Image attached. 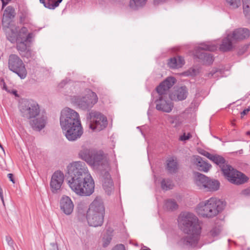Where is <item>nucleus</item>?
Wrapping results in <instances>:
<instances>
[{
  "label": "nucleus",
  "instance_id": "f257e3e1",
  "mask_svg": "<svg viewBox=\"0 0 250 250\" xmlns=\"http://www.w3.org/2000/svg\"><path fill=\"white\" fill-rule=\"evenodd\" d=\"M67 179L73 191L80 196H89L94 191V181L84 162L77 161L67 166Z\"/></svg>",
  "mask_w": 250,
  "mask_h": 250
},
{
  "label": "nucleus",
  "instance_id": "f03ea898",
  "mask_svg": "<svg viewBox=\"0 0 250 250\" xmlns=\"http://www.w3.org/2000/svg\"><path fill=\"white\" fill-rule=\"evenodd\" d=\"M178 223L181 230L187 234L180 239L179 243L186 246H195L201 231L198 218L193 213L185 212L179 215Z\"/></svg>",
  "mask_w": 250,
  "mask_h": 250
},
{
  "label": "nucleus",
  "instance_id": "7ed1b4c3",
  "mask_svg": "<svg viewBox=\"0 0 250 250\" xmlns=\"http://www.w3.org/2000/svg\"><path fill=\"white\" fill-rule=\"evenodd\" d=\"M176 82V79L173 77H167L161 82L156 88L158 94V98L155 101L156 109L161 112L169 113L173 107L172 102L169 93V89Z\"/></svg>",
  "mask_w": 250,
  "mask_h": 250
},
{
  "label": "nucleus",
  "instance_id": "20e7f679",
  "mask_svg": "<svg viewBox=\"0 0 250 250\" xmlns=\"http://www.w3.org/2000/svg\"><path fill=\"white\" fill-rule=\"evenodd\" d=\"M210 160L219 167L224 175L232 184L236 185L243 184L248 182L249 178L228 164V162L222 156L213 154Z\"/></svg>",
  "mask_w": 250,
  "mask_h": 250
},
{
  "label": "nucleus",
  "instance_id": "39448f33",
  "mask_svg": "<svg viewBox=\"0 0 250 250\" xmlns=\"http://www.w3.org/2000/svg\"><path fill=\"white\" fill-rule=\"evenodd\" d=\"M225 206L222 201L216 198H210L200 203L196 208V212L203 217L212 218L221 212Z\"/></svg>",
  "mask_w": 250,
  "mask_h": 250
},
{
  "label": "nucleus",
  "instance_id": "423d86ee",
  "mask_svg": "<svg viewBox=\"0 0 250 250\" xmlns=\"http://www.w3.org/2000/svg\"><path fill=\"white\" fill-rule=\"evenodd\" d=\"M217 48L216 45L209 42L202 43L195 50V56L200 60L203 64L209 65L213 61V57L211 53L205 51H214Z\"/></svg>",
  "mask_w": 250,
  "mask_h": 250
},
{
  "label": "nucleus",
  "instance_id": "0eeeda50",
  "mask_svg": "<svg viewBox=\"0 0 250 250\" xmlns=\"http://www.w3.org/2000/svg\"><path fill=\"white\" fill-rule=\"evenodd\" d=\"M20 110L23 117L28 119L36 118L40 113V108L38 104L35 101L25 99L21 102Z\"/></svg>",
  "mask_w": 250,
  "mask_h": 250
},
{
  "label": "nucleus",
  "instance_id": "6e6552de",
  "mask_svg": "<svg viewBox=\"0 0 250 250\" xmlns=\"http://www.w3.org/2000/svg\"><path fill=\"white\" fill-rule=\"evenodd\" d=\"M86 118L89 127L92 130L99 131L104 129L107 125L106 116L100 112L91 111L87 115Z\"/></svg>",
  "mask_w": 250,
  "mask_h": 250
},
{
  "label": "nucleus",
  "instance_id": "1a4fd4ad",
  "mask_svg": "<svg viewBox=\"0 0 250 250\" xmlns=\"http://www.w3.org/2000/svg\"><path fill=\"white\" fill-rule=\"evenodd\" d=\"M8 68L9 70L17 74L21 79L26 78L27 72L22 60L17 55L11 54L8 59Z\"/></svg>",
  "mask_w": 250,
  "mask_h": 250
},
{
  "label": "nucleus",
  "instance_id": "9d476101",
  "mask_svg": "<svg viewBox=\"0 0 250 250\" xmlns=\"http://www.w3.org/2000/svg\"><path fill=\"white\" fill-rule=\"evenodd\" d=\"M69 126H62L61 128L67 139L74 141L80 138L83 134L81 120H77L68 124Z\"/></svg>",
  "mask_w": 250,
  "mask_h": 250
},
{
  "label": "nucleus",
  "instance_id": "9b49d317",
  "mask_svg": "<svg viewBox=\"0 0 250 250\" xmlns=\"http://www.w3.org/2000/svg\"><path fill=\"white\" fill-rule=\"evenodd\" d=\"M98 100L97 94L92 91L83 97H74L73 99V102L83 110L91 108L97 103Z\"/></svg>",
  "mask_w": 250,
  "mask_h": 250
},
{
  "label": "nucleus",
  "instance_id": "f8f14e48",
  "mask_svg": "<svg viewBox=\"0 0 250 250\" xmlns=\"http://www.w3.org/2000/svg\"><path fill=\"white\" fill-rule=\"evenodd\" d=\"M80 120L79 114L74 110L65 107L61 112L60 118L61 126H68L70 124L77 120Z\"/></svg>",
  "mask_w": 250,
  "mask_h": 250
},
{
  "label": "nucleus",
  "instance_id": "ddd939ff",
  "mask_svg": "<svg viewBox=\"0 0 250 250\" xmlns=\"http://www.w3.org/2000/svg\"><path fill=\"white\" fill-rule=\"evenodd\" d=\"M64 181V174L61 171H55L52 175L50 186L52 192L57 193L60 190Z\"/></svg>",
  "mask_w": 250,
  "mask_h": 250
},
{
  "label": "nucleus",
  "instance_id": "4468645a",
  "mask_svg": "<svg viewBox=\"0 0 250 250\" xmlns=\"http://www.w3.org/2000/svg\"><path fill=\"white\" fill-rule=\"evenodd\" d=\"M101 181L103 187L105 192L108 195H110L114 188V184L111 175L108 171H102L101 172Z\"/></svg>",
  "mask_w": 250,
  "mask_h": 250
},
{
  "label": "nucleus",
  "instance_id": "2eb2a0df",
  "mask_svg": "<svg viewBox=\"0 0 250 250\" xmlns=\"http://www.w3.org/2000/svg\"><path fill=\"white\" fill-rule=\"evenodd\" d=\"M104 214L87 211L86 218L90 226L97 227L101 226L104 220Z\"/></svg>",
  "mask_w": 250,
  "mask_h": 250
},
{
  "label": "nucleus",
  "instance_id": "dca6fc26",
  "mask_svg": "<svg viewBox=\"0 0 250 250\" xmlns=\"http://www.w3.org/2000/svg\"><path fill=\"white\" fill-rule=\"evenodd\" d=\"M16 15L15 8L13 6L9 5L6 7L3 11L2 20L3 26L8 28L10 23L15 18Z\"/></svg>",
  "mask_w": 250,
  "mask_h": 250
},
{
  "label": "nucleus",
  "instance_id": "f3484780",
  "mask_svg": "<svg viewBox=\"0 0 250 250\" xmlns=\"http://www.w3.org/2000/svg\"><path fill=\"white\" fill-rule=\"evenodd\" d=\"M104 158L105 156L103 151H93L91 157V162H90L89 164L94 166H99L104 164L105 167L108 168L109 164L106 160H104Z\"/></svg>",
  "mask_w": 250,
  "mask_h": 250
},
{
  "label": "nucleus",
  "instance_id": "a211bd4d",
  "mask_svg": "<svg viewBox=\"0 0 250 250\" xmlns=\"http://www.w3.org/2000/svg\"><path fill=\"white\" fill-rule=\"evenodd\" d=\"M90 212L105 214V208L103 199L100 197H96L89 206Z\"/></svg>",
  "mask_w": 250,
  "mask_h": 250
},
{
  "label": "nucleus",
  "instance_id": "6ab92c4d",
  "mask_svg": "<svg viewBox=\"0 0 250 250\" xmlns=\"http://www.w3.org/2000/svg\"><path fill=\"white\" fill-rule=\"evenodd\" d=\"M33 118L30 121V125L34 130L40 131L45 126L47 123V117L45 115L39 114Z\"/></svg>",
  "mask_w": 250,
  "mask_h": 250
},
{
  "label": "nucleus",
  "instance_id": "aec40b11",
  "mask_svg": "<svg viewBox=\"0 0 250 250\" xmlns=\"http://www.w3.org/2000/svg\"><path fill=\"white\" fill-rule=\"evenodd\" d=\"M61 209L66 215H70L73 210V203L68 196L63 195L60 200Z\"/></svg>",
  "mask_w": 250,
  "mask_h": 250
},
{
  "label": "nucleus",
  "instance_id": "412c9836",
  "mask_svg": "<svg viewBox=\"0 0 250 250\" xmlns=\"http://www.w3.org/2000/svg\"><path fill=\"white\" fill-rule=\"evenodd\" d=\"M250 35V30L246 28H239L229 34V36L233 41H239L247 39Z\"/></svg>",
  "mask_w": 250,
  "mask_h": 250
},
{
  "label": "nucleus",
  "instance_id": "4be33fe9",
  "mask_svg": "<svg viewBox=\"0 0 250 250\" xmlns=\"http://www.w3.org/2000/svg\"><path fill=\"white\" fill-rule=\"evenodd\" d=\"M192 162L200 171L208 172L211 167L210 164L204 161L198 155H193L192 157Z\"/></svg>",
  "mask_w": 250,
  "mask_h": 250
},
{
  "label": "nucleus",
  "instance_id": "5701e85b",
  "mask_svg": "<svg viewBox=\"0 0 250 250\" xmlns=\"http://www.w3.org/2000/svg\"><path fill=\"white\" fill-rule=\"evenodd\" d=\"M188 94V88L186 86L178 88L174 92L170 94V99L175 101H183L186 99Z\"/></svg>",
  "mask_w": 250,
  "mask_h": 250
},
{
  "label": "nucleus",
  "instance_id": "b1692460",
  "mask_svg": "<svg viewBox=\"0 0 250 250\" xmlns=\"http://www.w3.org/2000/svg\"><path fill=\"white\" fill-rule=\"evenodd\" d=\"M220 186L218 180L208 178L203 189L207 191H215L219 189Z\"/></svg>",
  "mask_w": 250,
  "mask_h": 250
},
{
  "label": "nucleus",
  "instance_id": "393cba45",
  "mask_svg": "<svg viewBox=\"0 0 250 250\" xmlns=\"http://www.w3.org/2000/svg\"><path fill=\"white\" fill-rule=\"evenodd\" d=\"M185 64V60L183 57L178 56L169 59L168 65L171 68H179Z\"/></svg>",
  "mask_w": 250,
  "mask_h": 250
},
{
  "label": "nucleus",
  "instance_id": "a878e982",
  "mask_svg": "<svg viewBox=\"0 0 250 250\" xmlns=\"http://www.w3.org/2000/svg\"><path fill=\"white\" fill-rule=\"evenodd\" d=\"M166 169L170 174H175L177 172L178 164L176 158L171 157L167 161Z\"/></svg>",
  "mask_w": 250,
  "mask_h": 250
},
{
  "label": "nucleus",
  "instance_id": "bb28decb",
  "mask_svg": "<svg viewBox=\"0 0 250 250\" xmlns=\"http://www.w3.org/2000/svg\"><path fill=\"white\" fill-rule=\"evenodd\" d=\"M208 177L199 172L195 173L194 182L199 189H203L206 182L208 179Z\"/></svg>",
  "mask_w": 250,
  "mask_h": 250
},
{
  "label": "nucleus",
  "instance_id": "cd10ccee",
  "mask_svg": "<svg viewBox=\"0 0 250 250\" xmlns=\"http://www.w3.org/2000/svg\"><path fill=\"white\" fill-rule=\"evenodd\" d=\"M232 39L229 36V34L227 37L223 39L222 43L220 45V50L223 52L230 51L232 48Z\"/></svg>",
  "mask_w": 250,
  "mask_h": 250
},
{
  "label": "nucleus",
  "instance_id": "c85d7f7f",
  "mask_svg": "<svg viewBox=\"0 0 250 250\" xmlns=\"http://www.w3.org/2000/svg\"><path fill=\"white\" fill-rule=\"evenodd\" d=\"M93 151L87 148H83L79 153V157L88 164L91 162V157Z\"/></svg>",
  "mask_w": 250,
  "mask_h": 250
},
{
  "label": "nucleus",
  "instance_id": "c756f323",
  "mask_svg": "<svg viewBox=\"0 0 250 250\" xmlns=\"http://www.w3.org/2000/svg\"><path fill=\"white\" fill-rule=\"evenodd\" d=\"M62 0H40L41 3H42L44 6L49 9H54L56 7L59 5V4L62 1Z\"/></svg>",
  "mask_w": 250,
  "mask_h": 250
},
{
  "label": "nucleus",
  "instance_id": "7c9ffc66",
  "mask_svg": "<svg viewBox=\"0 0 250 250\" xmlns=\"http://www.w3.org/2000/svg\"><path fill=\"white\" fill-rule=\"evenodd\" d=\"M27 31V29L25 27H23L21 29L18 34L14 33V36L11 37V39L9 40L12 42H14L15 41H21V39L26 36Z\"/></svg>",
  "mask_w": 250,
  "mask_h": 250
},
{
  "label": "nucleus",
  "instance_id": "2f4dec72",
  "mask_svg": "<svg viewBox=\"0 0 250 250\" xmlns=\"http://www.w3.org/2000/svg\"><path fill=\"white\" fill-rule=\"evenodd\" d=\"M89 208L83 204H79L77 207L78 217L79 219L83 220L86 217Z\"/></svg>",
  "mask_w": 250,
  "mask_h": 250
},
{
  "label": "nucleus",
  "instance_id": "473e14b6",
  "mask_svg": "<svg viewBox=\"0 0 250 250\" xmlns=\"http://www.w3.org/2000/svg\"><path fill=\"white\" fill-rule=\"evenodd\" d=\"M178 207V204L173 199H167L165 201L164 208L167 210L173 211L176 210Z\"/></svg>",
  "mask_w": 250,
  "mask_h": 250
},
{
  "label": "nucleus",
  "instance_id": "72a5a7b5",
  "mask_svg": "<svg viewBox=\"0 0 250 250\" xmlns=\"http://www.w3.org/2000/svg\"><path fill=\"white\" fill-rule=\"evenodd\" d=\"M147 0H130V7L133 10H137L139 7L145 5Z\"/></svg>",
  "mask_w": 250,
  "mask_h": 250
},
{
  "label": "nucleus",
  "instance_id": "f704fd0d",
  "mask_svg": "<svg viewBox=\"0 0 250 250\" xmlns=\"http://www.w3.org/2000/svg\"><path fill=\"white\" fill-rule=\"evenodd\" d=\"M243 12L245 16L250 18V0H242Z\"/></svg>",
  "mask_w": 250,
  "mask_h": 250
},
{
  "label": "nucleus",
  "instance_id": "c9c22d12",
  "mask_svg": "<svg viewBox=\"0 0 250 250\" xmlns=\"http://www.w3.org/2000/svg\"><path fill=\"white\" fill-rule=\"evenodd\" d=\"M161 186L162 189L167 190L172 189L173 188V185L172 183L171 180L170 179H163L161 181Z\"/></svg>",
  "mask_w": 250,
  "mask_h": 250
},
{
  "label": "nucleus",
  "instance_id": "e433bc0d",
  "mask_svg": "<svg viewBox=\"0 0 250 250\" xmlns=\"http://www.w3.org/2000/svg\"><path fill=\"white\" fill-rule=\"evenodd\" d=\"M17 42V49L21 55L28 49L25 43L26 42L22 41H16Z\"/></svg>",
  "mask_w": 250,
  "mask_h": 250
},
{
  "label": "nucleus",
  "instance_id": "4c0bfd02",
  "mask_svg": "<svg viewBox=\"0 0 250 250\" xmlns=\"http://www.w3.org/2000/svg\"><path fill=\"white\" fill-rule=\"evenodd\" d=\"M226 1L231 9L237 8L241 4L240 0H226Z\"/></svg>",
  "mask_w": 250,
  "mask_h": 250
},
{
  "label": "nucleus",
  "instance_id": "58836bf2",
  "mask_svg": "<svg viewBox=\"0 0 250 250\" xmlns=\"http://www.w3.org/2000/svg\"><path fill=\"white\" fill-rule=\"evenodd\" d=\"M221 232V229L219 227H214L211 229L208 233V236L214 237L218 236Z\"/></svg>",
  "mask_w": 250,
  "mask_h": 250
},
{
  "label": "nucleus",
  "instance_id": "ea45409f",
  "mask_svg": "<svg viewBox=\"0 0 250 250\" xmlns=\"http://www.w3.org/2000/svg\"><path fill=\"white\" fill-rule=\"evenodd\" d=\"M21 56L27 59L33 58L34 56V54L30 49L28 48Z\"/></svg>",
  "mask_w": 250,
  "mask_h": 250
},
{
  "label": "nucleus",
  "instance_id": "a19ab883",
  "mask_svg": "<svg viewBox=\"0 0 250 250\" xmlns=\"http://www.w3.org/2000/svg\"><path fill=\"white\" fill-rule=\"evenodd\" d=\"M198 152L199 154L206 157L208 158L209 160H210V158L212 156L213 154H210L208 151L204 150L202 148H199L198 149Z\"/></svg>",
  "mask_w": 250,
  "mask_h": 250
},
{
  "label": "nucleus",
  "instance_id": "79ce46f5",
  "mask_svg": "<svg viewBox=\"0 0 250 250\" xmlns=\"http://www.w3.org/2000/svg\"><path fill=\"white\" fill-rule=\"evenodd\" d=\"M103 239V246L105 247L110 243L111 240H112V236L110 234H106V235L104 237Z\"/></svg>",
  "mask_w": 250,
  "mask_h": 250
},
{
  "label": "nucleus",
  "instance_id": "37998d69",
  "mask_svg": "<svg viewBox=\"0 0 250 250\" xmlns=\"http://www.w3.org/2000/svg\"><path fill=\"white\" fill-rule=\"evenodd\" d=\"M192 137V135L190 133H188L187 135H186V133H184V134L180 137V140L182 141H185L189 140Z\"/></svg>",
  "mask_w": 250,
  "mask_h": 250
},
{
  "label": "nucleus",
  "instance_id": "c03bdc74",
  "mask_svg": "<svg viewBox=\"0 0 250 250\" xmlns=\"http://www.w3.org/2000/svg\"><path fill=\"white\" fill-rule=\"evenodd\" d=\"M33 37V34L32 33H29L27 34V36L23 37V38L21 39V41H24L26 42H31V39Z\"/></svg>",
  "mask_w": 250,
  "mask_h": 250
},
{
  "label": "nucleus",
  "instance_id": "a18cd8bd",
  "mask_svg": "<svg viewBox=\"0 0 250 250\" xmlns=\"http://www.w3.org/2000/svg\"><path fill=\"white\" fill-rule=\"evenodd\" d=\"M249 47V44H245V45H244L243 47H242L241 48H240L239 49V51H238V54L239 55H242L244 53H245L246 51L247 50V49H248V48Z\"/></svg>",
  "mask_w": 250,
  "mask_h": 250
},
{
  "label": "nucleus",
  "instance_id": "49530a36",
  "mask_svg": "<svg viewBox=\"0 0 250 250\" xmlns=\"http://www.w3.org/2000/svg\"><path fill=\"white\" fill-rule=\"evenodd\" d=\"M241 194L245 197H250V187L242 190Z\"/></svg>",
  "mask_w": 250,
  "mask_h": 250
},
{
  "label": "nucleus",
  "instance_id": "de8ad7c7",
  "mask_svg": "<svg viewBox=\"0 0 250 250\" xmlns=\"http://www.w3.org/2000/svg\"><path fill=\"white\" fill-rule=\"evenodd\" d=\"M70 81V80L67 79H64L62 80L59 84L58 87L61 88H62L64 87V86L68 83Z\"/></svg>",
  "mask_w": 250,
  "mask_h": 250
},
{
  "label": "nucleus",
  "instance_id": "09e8293b",
  "mask_svg": "<svg viewBox=\"0 0 250 250\" xmlns=\"http://www.w3.org/2000/svg\"><path fill=\"white\" fill-rule=\"evenodd\" d=\"M217 72L216 70H212L209 73H208L206 74L205 76L208 77V78H211L213 77V76L215 74V73Z\"/></svg>",
  "mask_w": 250,
  "mask_h": 250
},
{
  "label": "nucleus",
  "instance_id": "8fccbe9b",
  "mask_svg": "<svg viewBox=\"0 0 250 250\" xmlns=\"http://www.w3.org/2000/svg\"><path fill=\"white\" fill-rule=\"evenodd\" d=\"M0 84L2 88L6 91H7V87L3 79H1L0 81Z\"/></svg>",
  "mask_w": 250,
  "mask_h": 250
},
{
  "label": "nucleus",
  "instance_id": "3c124183",
  "mask_svg": "<svg viewBox=\"0 0 250 250\" xmlns=\"http://www.w3.org/2000/svg\"><path fill=\"white\" fill-rule=\"evenodd\" d=\"M6 240L9 246H12L14 244V242L10 236H6Z\"/></svg>",
  "mask_w": 250,
  "mask_h": 250
},
{
  "label": "nucleus",
  "instance_id": "603ef678",
  "mask_svg": "<svg viewBox=\"0 0 250 250\" xmlns=\"http://www.w3.org/2000/svg\"><path fill=\"white\" fill-rule=\"evenodd\" d=\"M2 2V9L4 8L12 0H0Z\"/></svg>",
  "mask_w": 250,
  "mask_h": 250
},
{
  "label": "nucleus",
  "instance_id": "864d4df0",
  "mask_svg": "<svg viewBox=\"0 0 250 250\" xmlns=\"http://www.w3.org/2000/svg\"><path fill=\"white\" fill-rule=\"evenodd\" d=\"M7 176L8 177V178L9 179V180L13 183V184H15V179L14 178V175L12 173H9L7 175Z\"/></svg>",
  "mask_w": 250,
  "mask_h": 250
},
{
  "label": "nucleus",
  "instance_id": "5fc2aeb1",
  "mask_svg": "<svg viewBox=\"0 0 250 250\" xmlns=\"http://www.w3.org/2000/svg\"><path fill=\"white\" fill-rule=\"evenodd\" d=\"M114 250H125V247L123 245L120 244L115 247Z\"/></svg>",
  "mask_w": 250,
  "mask_h": 250
},
{
  "label": "nucleus",
  "instance_id": "6e6d98bb",
  "mask_svg": "<svg viewBox=\"0 0 250 250\" xmlns=\"http://www.w3.org/2000/svg\"><path fill=\"white\" fill-rule=\"evenodd\" d=\"M249 111V108L244 109L242 112H241V118H242L244 115L247 114Z\"/></svg>",
  "mask_w": 250,
  "mask_h": 250
},
{
  "label": "nucleus",
  "instance_id": "4d7b16f0",
  "mask_svg": "<svg viewBox=\"0 0 250 250\" xmlns=\"http://www.w3.org/2000/svg\"><path fill=\"white\" fill-rule=\"evenodd\" d=\"M166 0H154V3L155 4H158L161 2L165 1Z\"/></svg>",
  "mask_w": 250,
  "mask_h": 250
},
{
  "label": "nucleus",
  "instance_id": "13d9d810",
  "mask_svg": "<svg viewBox=\"0 0 250 250\" xmlns=\"http://www.w3.org/2000/svg\"><path fill=\"white\" fill-rule=\"evenodd\" d=\"M25 16L24 15H22V16L20 17V22H22L24 20Z\"/></svg>",
  "mask_w": 250,
  "mask_h": 250
},
{
  "label": "nucleus",
  "instance_id": "bf43d9fd",
  "mask_svg": "<svg viewBox=\"0 0 250 250\" xmlns=\"http://www.w3.org/2000/svg\"><path fill=\"white\" fill-rule=\"evenodd\" d=\"M13 94H14L15 95L17 96V91L16 90H14L13 92H12Z\"/></svg>",
  "mask_w": 250,
  "mask_h": 250
},
{
  "label": "nucleus",
  "instance_id": "052dcab7",
  "mask_svg": "<svg viewBox=\"0 0 250 250\" xmlns=\"http://www.w3.org/2000/svg\"><path fill=\"white\" fill-rule=\"evenodd\" d=\"M246 134L247 135H248V136H250V131H248L246 132Z\"/></svg>",
  "mask_w": 250,
  "mask_h": 250
}]
</instances>
